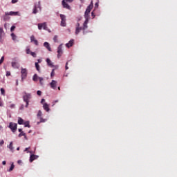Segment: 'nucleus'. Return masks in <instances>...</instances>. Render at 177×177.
Returning <instances> with one entry per match:
<instances>
[{"label":"nucleus","instance_id":"obj_9","mask_svg":"<svg viewBox=\"0 0 177 177\" xmlns=\"http://www.w3.org/2000/svg\"><path fill=\"white\" fill-rule=\"evenodd\" d=\"M6 16H20L19 15V12L10 11V12H6Z\"/></svg>","mask_w":177,"mask_h":177},{"label":"nucleus","instance_id":"obj_1","mask_svg":"<svg viewBox=\"0 0 177 177\" xmlns=\"http://www.w3.org/2000/svg\"><path fill=\"white\" fill-rule=\"evenodd\" d=\"M93 9V1H91L90 5L88 6L85 12H84V18L85 21L83 24V27L82 28L83 30V35H85L86 32H85V30L88 28V23H89V15L91 13V11Z\"/></svg>","mask_w":177,"mask_h":177},{"label":"nucleus","instance_id":"obj_5","mask_svg":"<svg viewBox=\"0 0 177 177\" xmlns=\"http://www.w3.org/2000/svg\"><path fill=\"white\" fill-rule=\"evenodd\" d=\"M28 73L27 68H24L23 67H21V81L24 80H26L27 78V74Z\"/></svg>","mask_w":177,"mask_h":177},{"label":"nucleus","instance_id":"obj_44","mask_svg":"<svg viewBox=\"0 0 177 177\" xmlns=\"http://www.w3.org/2000/svg\"><path fill=\"white\" fill-rule=\"evenodd\" d=\"M5 143V142L3 141V140H1L0 141V146H3V145Z\"/></svg>","mask_w":177,"mask_h":177},{"label":"nucleus","instance_id":"obj_47","mask_svg":"<svg viewBox=\"0 0 177 177\" xmlns=\"http://www.w3.org/2000/svg\"><path fill=\"white\" fill-rule=\"evenodd\" d=\"M91 16L93 17V19H95V13H93V12H91Z\"/></svg>","mask_w":177,"mask_h":177},{"label":"nucleus","instance_id":"obj_56","mask_svg":"<svg viewBox=\"0 0 177 177\" xmlns=\"http://www.w3.org/2000/svg\"><path fill=\"white\" fill-rule=\"evenodd\" d=\"M17 162H18L19 164H21V160H18Z\"/></svg>","mask_w":177,"mask_h":177},{"label":"nucleus","instance_id":"obj_30","mask_svg":"<svg viewBox=\"0 0 177 177\" xmlns=\"http://www.w3.org/2000/svg\"><path fill=\"white\" fill-rule=\"evenodd\" d=\"M21 136H26V133H24V131H21V132L19 134V138H21Z\"/></svg>","mask_w":177,"mask_h":177},{"label":"nucleus","instance_id":"obj_20","mask_svg":"<svg viewBox=\"0 0 177 177\" xmlns=\"http://www.w3.org/2000/svg\"><path fill=\"white\" fill-rule=\"evenodd\" d=\"M81 31H82V28H75V35H78Z\"/></svg>","mask_w":177,"mask_h":177},{"label":"nucleus","instance_id":"obj_27","mask_svg":"<svg viewBox=\"0 0 177 177\" xmlns=\"http://www.w3.org/2000/svg\"><path fill=\"white\" fill-rule=\"evenodd\" d=\"M39 83H40V84L41 85H44V82H43V81H44V77H39Z\"/></svg>","mask_w":177,"mask_h":177},{"label":"nucleus","instance_id":"obj_36","mask_svg":"<svg viewBox=\"0 0 177 177\" xmlns=\"http://www.w3.org/2000/svg\"><path fill=\"white\" fill-rule=\"evenodd\" d=\"M3 60H5V57H1V59H0V64H1L2 63H3Z\"/></svg>","mask_w":177,"mask_h":177},{"label":"nucleus","instance_id":"obj_35","mask_svg":"<svg viewBox=\"0 0 177 177\" xmlns=\"http://www.w3.org/2000/svg\"><path fill=\"white\" fill-rule=\"evenodd\" d=\"M53 41L54 42H57V35L54 36Z\"/></svg>","mask_w":177,"mask_h":177},{"label":"nucleus","instance_id":"obj_28","mask_svg":"<svg viewBox=\"0 0 177 177\" xmlns=\"http://www.w3.org/2000/svg\"><path fill=\"white\" fill-rule=\"evenodd\" d=\"M32 51H31V50H30V48H26V54L27 55H31V53H32Z\"/></svg>","mask_w":177,"mask_h":177},{"label":"nucleus","instance_id":"obj_10","mask_svg":"<svg viewBox=\"0 0 177 177\" xmlns=\"http://www.w3.org/2000/svg\"><path fill=\"white\" fill-rule=\"evenodd\" d=\"M46 28H48V26L46 25V23H41V24H38V29L39 30H46Z\"/></svg>","mask_w":177,"mask_h":177},{"label":"nucleus","instance_id":"obj_52","mask_svg":"<svg viewBox=\"0 0 177 177\" xmlns=\"http://www.w3.org/2000/svg\"><path fill=\"white\" fill-rule=\"evenodd\" d=\"M16 85H19V80H16Z\"/></svg>","mask_w":177,"mask_h":177},{"label":"nucleus","instance_id":"obj_23","mask_svg":"<svg viewBox=\"0 0 177 177\" xmlns=\"http://www.w3.org/2000/svg\"><path fill=\"white\" fill-rule=\"evenodd\" d=\"M18 124L19 125H23L24 124V120H23L21 118H18Z\"/></svg>","mask_w":177,"mask_h":177},{"label":"nucleus","instance_id":"obj_63","mask_svg":"<svg viewBox=\"0 0 177 177\" xmlns=\"http://www.w3.org/2000/svg\"><path fill=\"white\" fill-rule=\"evenodd\" d=\"M31 133V131H29V133Z\"/></svg>","mask_w":177,"mask_h":177},{"label":"nucleus","instance_id":"obj_12","mask_svg":"<svg viewBox=\"0 0 177 177\" xmlns=\"http://www.w3.org/2000/svg\"><path fill=\"white\" fill-rule=\"evenodd\" d=\"M12 67L13 68H20V64L16 62H12L11 63Z\"/></svg>","mask_w":177,"mask_h":177},{"label":"nucleus","instance_id":"obj_53","mask_svg":"<svg viewBox=\"0 0 177 177\" xmlns=\"http://www.w3.org/2000/svg\"><path fill=\"white\" fill-rule=\"evenodd\" d=\"M59 102V100H55V101H54V104H53V106H54V104H55V103H57Z\"/></svg>","mask_w":177,"mask_h":177},{"label":"nucleus","instance_id":"obj_34","mask_svg":"<svg viewBox=\"0 0 177 177\" xmlns=\"http://www.w3.org/2000/svg\"><path fill=\"white\" fill-rule=\"evenodd\" d=\"M15 28H16V26H12L11 27V28H10L11 32H13V31H15Z\"/></svg>","mask_w":177,"mask_h":177},{"label":"nucleus","instance_id":"obj_43","mask_svg":"<svg viewBox=\"0 0 177 177\" xmlns=\"http://www.w3.org/2000/svg\"><path fill=\"white\" fill-rule=\"evenodd\" d=\"M46 121L45 119L40 118V122H45Z\"/></svg>","mask_w":177,"mask_h":177},{"label":"nucleus","instance_id":"obj_19","mask_svg":"<svg viewBox=\"0 0 177 177\" xmlns=\"http://www.w3.org/2000/svg\"><path fill=\"white\" fill-rule=\"evenodd\" d=\"M8 148L10 150V151H12V153H13L14 151L13 142H10V145H8Z\"/></svg>","mask_w":177,"mask_h":177},{"label":"nucleus","instance_id":"obj_48","mask_svg":"<svg viewBox=\"0 0 177 177\" xmlns=\"http://www.w3.org/2000/svg\"><path fill=\"white\" fill-rule=\"evenodd\" d=\"M44 102H45V99H41V103L42 104H44Z\"/></svg>","mask_w":177,"mask_h":177},{"label":"nucleus","instance_id":"obj_13","mask_svg":"<svg viewBox=\"0 0 177 177\" xmlns=\"http://www.w3.org/2000/svg\"><path fill=\"white\" fill-rule=\"evenodd\" d=\"M44 46L46 48L49 52H52V48H50V44H49L48 42L44 43Z\"/></svg>","mask_w":177,"mask_h":177},{"label":"nucleus","instance_id":"obj_26","mask_svg":"<svg viewBox=\"0 0 177 177\" xmlns=\"http://www.w3.org/2000/svg\"><path fill=\"white\" fill-rule=\"evenodd\" d=\"M11 37H12V41H17V36H16L15 33H12Z\"/></svg>","mask_w":177,"mask_h":177},{"label":"nucleus","instance_id":"obj_33","mask_svg":"<svg viewBox=\"0 0 177 177\" xmlns=\"http://www.w3.org/2000/svg\"><path fill=\"white\" fill-rule=\"evenodd\" d=\"M42 116V111H39L37 113V117H41Z\"/></svg>","mask_w":177,"mask_h":177},{"label":"nucleus","instance_id":"obj_32","mask_svg":"<svg viewBox=\"0 0 177 177\" xmlns=\"http://www.w3.org/2000/svg\"><path fill=\"white\" fill-rule=\"evenodd\" d=\"M30 55L32 56V57H37V53H35V52L30 53Z\"/></svg>","mask_w":177,"mask_h":177},{"label":"nucleus","instance_id":"obj_45","mask_svg":"<svg viewBox=\"0 0 177 177\" xmlns=\"http://www.w3.org/2000/svg\"><path fill=\"white\" fill-rule=\"evenodd\" d=\"M10 75V71H7L6 72V77H9Z\"/></svg>","mask_w":177,"mask_h":177},{"label":"nucleus","instance_id":"obj_4","mask_svg":"<svg viewBox=\"0 0 177 177\" xmlns=\"http://www.w3.org/2000/svg\"><path fill=\"white\" fill-rule=\"evenodd\" d=\"M39 12H41V3L39 1L35 3V6L32 10V14L37 15V13H38Z\"/></svg>","mask_w":177,"mask_h":177},{"label":"nucleus","instance_id":"obj_15","mask_svg":"<svg viewBox=\"0 0 177 177\" xmlns=\"http://www.w3.org/2000/svg\"><path fill=\"white\" fill-rule=\"evenodd\" d=\"M46 63L48 66H49V67H55V66L53 65V63H52V61H50L49 58L46 59Z\"/></svg>","mask_w":177,"mask_h":177},{"label":"nucleus","instance_id":"obj_37","mask_svg":"<svg viewBox=\"0 0 177 177\" xmlns=\"http://www.w3.org/2000/svg\"><path fill=\"white\" fill-rule=\"evenodd\" d=\"M54 76H55V69H53L50 74V77H54Z\"/></svg>","mask_w":177,"mask_h":177},{"label":"nucleus","instance_id":"obj_11","mask_svg":"<svg viewBox=\"0 0 177 177\" xmlns=\"http://www.w3.org/2000/svg\"><path fill=\"white\" fill-rule=\"evenodd\" d=\"M30 42H32L34 44L36 45V46H38L39 45L38 40L35 39V37L34 35L30 36Z\"/></svg>","mask_w":177,"mask_h":177},{"label":"nucleus","instance_id":"obj_21","mask_svg":"<svg viewBox=\"0 0 177 177\" xmlns=\"http://www.w3.org/2000/svg\"><path fill=\"white\" fill-rule=\"evenodd\" d=\"M43 109L46 110V111H49V105L47 103L43 104Z\"/></svg>","mask_w":177,"mask_h":177},{"label":"nucleus","instance_id":"obj_42","mask_svg":"<svg viewBox=\"0 0 177 177\" xmlns=\"http://www.w3.org/2000/svg\"><path fill=\"white\" fill-rule=\"evenodd\" d=\"M37 93L39 96H41V95L42 94V92H41V91H37Z\"/></svg>","mask_w":177,"mask_h":177},{"label":"nucleus","instance_id":"obj_49","mask_svg":"<svg viewBox=\"0 0 177 177\" xmlns=\"http://www.w3.org/2000/svg\"><path fill=\"white\" fill-rule=\"evenodd\" d=\"M23 109H24V105H21V106H20V110H23Z\"/></svg>","mask_w":177,"mask_h":177},{"label":"nucleus","instance_id":"obj_7","mask_svg":"<svg viewBox=\"0 0 177 177\" xmlns=\"http://www.w3.org/2000/svg\"><path fill=\"white\" fill-rule=\"evenodd\" d=\"M8 128L11 129L12 132H16V129H17V124L10 122Z\"/></svg>","mask_w":177,"mask_h":177},{"label":"nucleus","instance_id":"obj_59","mask_svg":"<svg viewBox=\"0 0 177 177\" xmlns=\"http://www.w3.org/2000/svg\"><path fill=\"white\" fill-rule=\"evenodd\" d=\"M5 28H6V24L4 25Z\"/></svg>","mask_w":177,"mask_h":177},{"label":"nucleus","instance_id":"obj_55","mask_svg":"<svg viewBox=\"0 0 177 177\" xmlns=\"http://www.w3.org/2000/svg\"><path fill=\"white\" fill-rule=\"evenodd\" d=\"M28 149H30V148H26L24 151H28Z\"/></svg>","mask_w":177,"mask_h":177},{"label":"nucleus","instance_id":"obj_2","mask_svg":"<svg viewBox=\"0 0 177 177\" xmlns=\"http://www.w3.org/2000/svg\"><path fill=\"white\" fill-rule=\"evenodd\" d=\"M23 99H24V102L26 103V107H28V104L30 103V99H31V93L24 92Z\"/></svg>","mask_w":177,"mask_h":177},{"label":"nucleus","instance_id":"obj_25","mask_svg":"<svg viewBox=\"0 0 177 177\" xmlns=\"http://www.w3.org/2000/svg\"><path fill=\"white\" fill-rule=\"evenodd\" d=\"M24 125L25 128H30L31 126H30V121H26L24 122Z\"/></svg>","mask_w":177,"mask_h":177},{"label":"nucleus","instance_id":"obj_17","mask_svg":"<svg viewBox=\"0 0 177 177\" xmlns=\"http://www.w3.org/2000/svg\"><path fill=\"white\" fill-rule=\"evenodd\" d=\"M37 158H38V156L31 155L30 157V162H32L34 161V160H37Z\"/></svg>","mask_w":177,"mask_h":177},{"label":"nucleus","instance_id":"obj_16","mask_svg":"<svg viewBox=\"0 0 177 177\" xmlns=\"http://www.w3.org/2000/svg\"><path fill=\"white\" fill-rule=\"evenodd\" d=\"M73 44H74V39L70 40L69 42L66 44V46L67 48H71V46H73Z\"/></svg>","mask_w":177,"mask_h":177},{"label":"nucleus","instance_id":"obj_58","mask_svg":"<svg viewBox=\"0 0 177 177\" xmlns=\"http://www.w3.org/2000/svg\"><path fill=\"white\" fill-rule=\"evenodd\" d=\"M17 150L19 151L20 150V147H17Z\"/></svg>","mask_w":177,"mask_h":177},{"label":"nucleus","instance_id":"obj_57","mask_svg":"<svg viewBox=\"0 0 177 177\" xmlns=\"http://www.w3.org/2000/svg\"><path fill=\"white\" fill-rule=\"evenodd\" d=\"M37 62H38V63H41V59H38Z\"/></svg>","mask_w":177,"mask_h":177},{"label":"nucleus","instance_id":"obj_3","mask_svg":"<svg viewBox=\"0 0 177 177\" xmlns=\"http://www.w3.org/2000/svg\"><path fill=\"white\" fill-rule=\"evenodd\" d=\"M73 1L74 0H62V5L63 8H64L65 9H68V10H71V7L70 6V5H68V3H71V2H73ZM67 2H68V3H67Z\"/></svg>","mask_w":177,"mask_h":177},{"label":"nucleus","instance_id":"obj_41","mask_svg":"<svg viewBox=\"0 0 177 177\" xmlns=\"http://www.w3.org/2000/svg\"><path fill=\"white\" fill-rule=\"evenodd\" d=\"M19 2V0H12V3H17Z\"/></svg>","mask_w":177,"mask_h":177},{"label":"nucleus","instance_id":"obj_8","mask_svg":"<svg viewBox=\"0 0 177 177\" xmlns=\"http://www.w3.org/2000/svg\"><path fill=\"white\" fill-rule=\"evenodd\" d=\"M60 18H61V26L62 27H66V15L61 14L60 15Z\"/></svg>","mask_w":177,"mask_h":177},{"label":"nucleus","instance_id":"obj_29","mask_svg":"<svg viewBox=\"0 0 177 177\" xmlns=\"http://www.w3.org/2000/svg\"><path fill=\"white\" fill-rule=\"evenodd\" d=\"M35 67L36 70H37L39 72V64H38V62H35Z\"/></svg>","mask_w":177,"mask_h":177},{"label":"nucleus","instance_id":"obj_14","mask_svg":"<svg viewBox=\"0 0 177 177\" xmlns=\"http://www.w3.org/2000/svg\"><path fill=\"white\" fill-rule=\"evenodd\" d=\"M50 85L53 89H56V85H57V82L56 80H52V82L50 83Z\"/></svg>","mask_w":177,"mask_h":177},{"label":"nucleus","instance_id":"obj_54","mask_svg":"<svg viewBox=\"0 0 177 177\" xmlns=\"http://www.w3.org/2000/svg\"><path fill=\"white\" fill-rule=\"evenodd\" d=\"M24 136V138H25V139H26V140H27V136H26V134H25V136Z\"/></svg>","mask_w":177,"mask_h":177},{"label":"nucleus","instance_id":"obj_22","mask_svg":"<svg viewBox=\"0 0 177 177\" xmlns=\"http://www.w3.org/2000/svg\"><path fill=\"white\" fill-rule=\"evenodd\" d=\"M5 35V32L3 31V28H0V39H2V37Z\"/></svg>","mask_w":177,"mask_h":177},{"label":"nucleus","instance_id":"obj_31","mask_svg":"<svg viewBox=\"0 0 177 177\" xmlns=\"http://www.w3.org/2000/svg\"><path fill=\"white\" fill-rule=\"evenodd\" d=\"M1 93L3 95V96H5V89L3 88H1Z\"/></svg>","mask_w":177,"mask_h":177},{"label":"nucleus","instance_id":"obj_18","mask_svg":"<svg viewBox=\"0 0 177 177\" xmlns=\"http://www.w3.org/2000/svg\"><path fill=\"white\" fill-rule=\"evenodd\" d=\"M10 164L11 166L9 169H8V172H12V171L13 169H15V164L12 162H10Z\"/></svg>","mask_w":177,"mask_h":177},{"label":"nucleus","instance_id":"obj_61","mask_svg":"<svg viewBox=\"0 0 177 177\" xmlns=\"http://www.w3.org/2000/svg\"><path fill=\"white\" fill-rule=\"evenodd\" d=\"M80 1H81V2L84 1V0H80Z\"/></svg>","mask_w":177,"mask_h":177},{"label":"nucleus","instance_id":"obj_38","mask_svg":"<svg viewBox=\"0 0 177 177\" xmlns=\"http://www.w3.org/2000/svg\"><path fill=\"white\" fill-rule=\"evenodd\" d=\"M80 23H77L75 26V28H81L82 27L80 26Z\"/></svg>","mask_w":177,"mask_h":177},{"label":"nucleus","instance_id":"obj_40","mask_svg":"<svg viewBox=\"0 0 177 177\" xmlns=\"http://www.w3.org/2000/svg\"><path fill=\"white\" fill-rule=\"evenodd\" d=\"M15 106H16V105H15V104H11L10 105V109H15Z\"/></svg>","mask_w":177,"mask_h":177},{"label":"nucleus","instance_id":"obj_6","mask_svg":"<svg viewBox=\"0 0 177 177\" xmlns=\"http://www.w3.org/2000/svg\"><path fill=\"white\" fill-rule=\"evenodd\" d=\"M57 57L60 59L62 55H63V44H60L57 48Z\"/></svg>","mask_w":177,"mask_h":177},{"label":"nucleus","instance_id":"obj_50","mask_svg":"<svg viewBox=\"0 0 177 177\" xmlns=\"http://www.w3.org/2000/svg\"><path fill=\"white\" fill-rule=\"evenodd\" d=\"M2 164H3V165H6V161L3 160V161L2 162Z\"/></svg>","mask_w":177,"mask_h":177},{"label":"nucleus","instance_id":"obj_24","mask_svg":"<svg viewBox=\"0 0 177 177\" xmlns=\"http://www.w3.org/2000/svg\"><path fill=\"white\" fill-rule=\"evenodd\" d=\"M32 80H33V81H35V82H37V81H38V80H39V77H38V75H37V74H35V75H33Z\"/></svg>","mask_w":177,"mask_h":177},{"label":"nucleus","instance_id":"obj_39","mask_svg":"<svg viewBox=\"0 0 177 177\" xmlns=\"http://www.w3.org/2000/svg\"><path fill=\"white\" fill-rule=\"evenodd\" d=\"M99 8V2H97V3H95V8L96 9V8Z\"/></svg>","mask_w":177,"mask_h":177},{"label":"nucleus","instance_id":"obj_60","mask_svg":"<svg viewBox=\"0 0 177 177\" xmlns=\"http://www.w3.org/2000/svg\"><path fill=\"white\" fill-rule=\"evenodd\" d=\"M59 91H60V87H58Z\"/></svg>","mask_w":177,"mask_h":177},{"label":"nucleus","instance_id":"obj_62","mask_svg":"<svg viewBox=\"0 0 177 177\" xmlns=\"http://www.w3.org/2000/svg\"><path fill=\"white\" fill-rule=\"evenodd\" d=\"M48 32H50V30H48Z\"/></svg>","mask_w":177,"mask_h":177},{"label":"nucleus","instance_id":"obj_46","mask_svg":"<svg viewBox=\"0 0 177 177\" xmlns=\"http://www.w3.org/2000/svg\"><path fill=\"white\" fill-rule=\"evenodd\" d=\"M68 64V62H66V66H65L66 70H68V66H67Z\"/></svg>","mask_w":177,"mask_h":177},{"label":"nucleus","instance_id":"obj_51","mask_svg":"<svg viewBox=\"0 0 177 177\" xmlns=\"http://www.w3.org/2000/svg\"><path fill=\"white\" fill-rule=\"evenodd\" d=\"M18 131H19V132H20V133L23 132V130H22L21 129H19Z\"/></svg>","mask_w":177,"mask_h":177}]
</instances>
